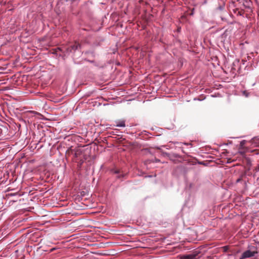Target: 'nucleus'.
I'll return each instance as SVG.
<instances>
[{"label":"nucleus","instance_id":"7","mask_svg":"<svg viewBox=\"0 0 259 259\" xmlns=\"http://www.w3.org/2000/svg\"><path fill=\"white\" fill-rule=\"evenodd\" d=\"M222 249L223 250V252H226L228 251L229 247L228 246H225L222 247Z\"/></svg>","mask_w":259,"mask_h":259},{"label":"nucleus","instance_id":"5","mask_svg":"<svg viewBox=\"0 0 259 259\" xmlns=\"http://www.w3.org/2000/svg\"><path fill=\"white\" fill-rule=\"evenodd\" d=\"M251 2L250 0H244L243 6L246 8H250Z\"/></svg>","mask_w":259,"mask_h":259},{"label":"nucleus","instance_id":"10","mask_svg":"<svg viewBox=\"0 0 259 259\" xmlns=\"http://www.w3.org/2000/svg\"><path fill=\"white\" fill-rule=\"evenodd\" d=\"M241 180H242V179H241V178L238 179L236 180V182H237V183H238V182H240Z\"/></svg>","mask_w":259,"mask_h":259},{"label":"nucleus","instance_id":"14","mask_svg":"<svg viewBox=\"0 0 259 259\" xmlns=\"http://www.w3.org/2000/svg\"><path fill=\"white\" fill-rule=\"evenodd\" d=\"M244 94H245V95H246V93H245V92H244Z\"/></svg>","mask_w":259,"mask_h":259},{"label":"nucleus","instance_id":"13","mask_svg":"<svg viewBox=\"0 0 259 259\" xmlns=\"http://www.w3.org/2000/svg\"><path fill=\"white\" fill-rule=\"evenodd\" d=\"M241 144L242 145L243 144V142H241Z\"/></svg>","mask_w":259,"mask_h":259},{"label":"nucleus","instance_id":"8","mask_svg":"<svg viewBox=\"0 0 259 259\" xmlns=\"http://www.w3.org/2000/svg\"><path fill=\"white\" fill-rule=\"evenodd\" d=\"M194 9H192L191 10V13H190V15H193V14H194Z\"/></svg>","mask_w":259,"mask_h":259},{"label":"nucleus","instance_id":"12","mask_svg":"<svg viewBox=\"0 0 259 259\" xmlns=\"http://www.w3.org/2000/svg\"><path fill=\"white\" fill-rule=\"evenodd\" d=\"M67 213H68V214H70V212H69V211H66V214H67Z\"/></svg>","mask_w":259,"mask_h":259},{"label":"nucleus","instance_id":"9","mask_svg":"<svg viewBox=\"0 0 259 259\" xmlns=\"http://www.w3.org/2000/svg\"><path fill=\"white\" fill-rule=\"evenodd\" d=\"M62 150H63V148L62 147L58 148V150H59V152H61Z\"/></svg>","mask_w":259,"mask_h":259},{"label":"nucleus","instance_id":"1","mask_svg":"<svg viewBox=\"0 0 259 259\" xmlns=\"http://www.w3.org/2000/svg\"><path fill=\"white\" fill-rule=\"evenodd\" d=\"M82 153V151L80 148L71 146L66 151V156L67 155L68 156L71 157L72 160L74 162H77V161L79 160L78 166L80 167L83 162V160L81 158Z\"/></svg>","mask_w":259,"mask_h":259},{"label":"nucleus","instance_id":"2","mask_svg":"<svg viewBox=\"0 0 259 259\" xmlns=\"http://www.w3.org/2000/svg\"><path fill=\"white\" fill-rule=\"evenodd\" d=\"M257 249L255 246H252L249 247V249L243 252L242 255V258H249L255 256L257 254Z\"/></svg>","mask_w":259,"mask_h":259},{"label":"nucleus","instance_id":"11","mask_svg":"<svg viewBox=\"0 0 259 259\" xmlns=\"http://www.w3.org/2000/svg\"><path fill=\"white\" fill-rule=\"evenodd\" d=\"M70 224H71V223H69V224H67V225H66L65 227H68L69 225H70Z\"/></svg>","mask_w":259,"mask_h":259},{"label":"nucleus","instance_id":"15","mask_svg":"<svg viewBox=\"0 0 259 259\" xmlns=\"http://www.w3.org/2000/svg\"><path fill=\"white\" fill-rule=\"evenodd\" d=\"M244 94H245V95H246V93H245V92H244Z\"/></svg>","mask_w":259,"mask_h":259},{"label":"nucleus","instance_id":"3","mask_svg":"<svg viewBox=\"0 0 259 259\" xmlns=\"http://www.w3.org/2000/svg\"><path fill=\"white\" fill-rule=\"evenodd\" d=\"M198 253H193L189 254L183 255L181 256V259H194L196 258Z\"/></svg>","mask_w":259,"mask_h":259},{"label":"nucleus","instance_id":"6","mask_svg":"<svg viewBox=\"0 0 259 259\" xmlns=\"http://www.w3.org/2000/svg\"><path fill=\"white\" fill-rule=\"evenodd\" d=\"M71 47V50H70V51L73 50H76L77 49H78V47L80 48V46L79 44H77V43H75L74 45H72L70 46Z\"/></svg>","mask_w":259,"mask_h":259},{"label":"nucleus","instance_id":"4","mask_svg":"<svg viewBox=\"0 0 259 259\" xmlns=\"http://www.w3.org/2000/svg\"><path fill=\"white\" fill-rule=\"evenodd\" d=\"M116 126H118V127H125V121L123 120H118V121H116Z\"/></svg>","mask_w":259,"mask_h":259}]
</instances>
